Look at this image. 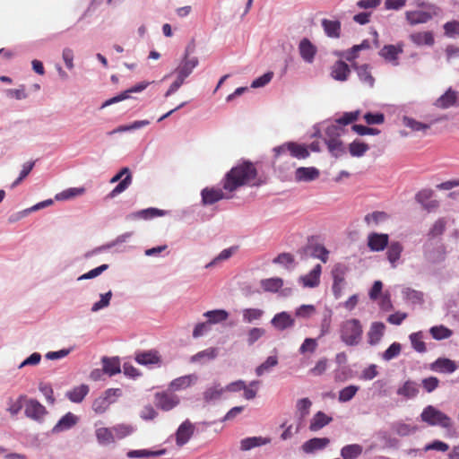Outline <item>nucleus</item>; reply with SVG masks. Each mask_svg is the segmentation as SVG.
<instances>
[{"mask_svg":"<svg viewBox=\"0 0 459 459\" xmlns=\"http://www.w3.org/2000/svg\"><path fill=\"white\" fill-rule=\"evenodd\" d=\"M262 183L255 166L250 161H243L231 168L221 180L223 188L234 195L242 186H257Z\"/></svg>","mask_w":459,"mask_h":459,"instance_id":"obj_1","label":"nucleus"},{"mask_svg":"<svg viewBox=\"0 0 459 459\" xmlns=\"http://www.w3.org/2000/svg\"><path fill=\"white\" fill-rule=\"evenodd\" d=\"M273 166L281 172L289 170L295 166L294 162H289L288 157L298 160L307 159L310 152L308 148L302 143L287 142L273 149Z\"/></svg>","mask_w":459,"mask_h":459,"instance_id":"obj_2","label":"nucleus"},{"mask_svg":"<svg viewBox=\"0 0 459 459\" xmlns=\"http://www.w3.org/2000/svg\"><path fill=\"white\" fill-rule=\"evenodd\" d=\"M363 334V327L359 319L351 318L342 323L340 338L348 346H357Z\"/></svg>","mask_w":459,"mask_h":459,"instance_id":"obj_3","label":"nucleus"},{"mask_svg":"<svg viewBox=\"0 0 459 459\" xmlns=\"http://www.w3.org/2000/svg\"><path fill=\"white\" fill-rule=\"evenodd\" d=\"M421 420L430 426H440L443 428L451 427V419L443 413L441 411L437 410L435 407L429 405L421 412Z\"/></svg>","mask_w":459,"mask_h":459,"instance_id":"obj_4","label":"nucleus"},{"mask_svg":"<svg viewBox=\"0 0 459 459\" xmlns=\"http://www.w3.org/2000/svg\"><path fill=\"white\" fill-rule=\"evenodd\" d=\"M234 194L223 188L219 187H205L201 192L202 202L204 205H212L223 199H231Z\"/></svg>","mask_w":459,"mask_h":459,"instance_id":"obj_5","label":"nucleus"},{"mask_svg":"<svg viewBox=\"0 0 459 459\" xmlns=\"http://www.w3.org/2000/svg\"><path fill=\"white\" fill-rule=\"evenodd\" d=\"M180 403L179 397L170 392H159L154 395L155 405L162 411H170Z\"/></svg>","mask_w":459,"mask_h":459,"instance_id":"obj_6","label":"nucleus"},{"mask_svg":"<svg viewBox=\"0 0 459 459\" xmlns=\"http://www.w3.org/2000/svg\"><path fill=\"white\" fill-rule=\"evenodd\" d=\"M24 413L26 417L42 422L44 417L48 414V411L44 405L35 399L26 400Z\"/></svg>","mask_w":459,"mask_h":459,"instance_id":"obj_7","label":"nucleus"},{"mask_svg":"<svg viewBox=\"0 0 459 459\" xmlns=\"http://www.w3.org/2000/svg\"><path fill=\"white\" fill-rule=\"evenodd\" d=\"M124 176H126L118 185L109 193L108 197L113 198L117 195L124 192L132 183V175L128 168H123L117 174H116L111 179L110 183H116L119 181Z\"/></svg>","mask_w":459,"mask_h":459,"instance_id":"obj_8","label":"nucleus"},{"mask_svg":"<svg viewBox=\"0 0 459 459\" xmlns=\"http://www.w3.org/2000/svg\"><path fill=\"white\" fill-rule=\"evenodd\" d=\"M347 271V266L342 264H335L332 271V275L333 278L332 289L333 293L336 299H339L342 296V288L345 283V274Z\"/></svg>","mask_w":459,"mask_h":459,"instance_id":"obj_9","label":"nucleus"},{"mask_svg":"<svg viewBox=\"0 0 459 459\" xmlns=\"http://www.w3.org/2000/svg\"><path fill=\"white\" fill-rule=\"evenodd\" d=\"M403 43L399 42L396 45H385L379 51V56L385 61L396 66L399 65V55L403 52Z\"/></svg>","mask_w":459,"mask_h":459,"instance_id":"obj_10","label":"nucleus"},{"mask_svg":"<svg viewBox=\"0 0 459 459\" xmlns=\"http://www.w3.org/2000/svg\"><path fill=\"white\" fill-rule=\"evenodd\" d=\"M135 361L143 366L160 365L161 356L156 350L138 351L134 356Z\"/></svg>","mask_w":459,"mask_h":459,"instance_id":"obj_11","label":"nucleus"},{"mask_svg":"<svg viewBox=\"0 0 459 459\" xmlns=\"http://www.w3.org/2000/svg\"><path fill=\"white\" fill-rule=\"evenodd\" d=\"M389 236L385 233L373 232L368 236V247L373 252H380L387 247Z\"/></svg>","mask_w":459,"mask_h":459,"instance_id":"obj_12","label":"nucleus"},{"mask_svg":"<svg viewBox=\"0 0 459 459\" xmlns=\"http://www.w3.org/2000/svg\"><path fill=\"white\" fill-rule=\"evenodd\" d=\"M435 106L439 108H448L451 107L459 106L458 92L452 89H448L436 100Z\"/></svg>","mask_w":459,"mask_h":459,"instance_id":"obj_13","label":"nucleus"},{"mask_svg":"<svg viewBox=\"0 0 459 459\" xmlns=\"http://www.w3.org/2000/svg\"><path fill=\"white\" fill-rule=\"evenodd\" d=\"M148 85H149V82H142L131 87L130 89L121 92L120 94L106 100L105 103L102 105V107H107L111 104L127 100V99L131 98L132 93L141 92L143 90H145Z\"/></svg>","mask_w":459,"mask_h":459,"instance_id":"obj_14","label":"nucleus"},{"mask_svg":"<svg viewBox=\"0 0 459 459\" xmlns=\"http://www.w3.org/2000/svg\"><path fill=\"white\" fill-rule=\"evenodd\" d=\"M79 421V418L73 412L65 413L53 427L52 433L57 434L65 430H68L74 427Z\"/></svg>","mask_w":459,"mask_h":459,"instance_id":"obj_15","label":"nucleus"},{"mask_svg":"<svg viewBox=\"0 0 459 459\" xmlns=\"http://www.w3.org/2000/svg\"><path fill=\"white\" fill-rule=\"evenodd\" d=\"M322 266L316 264L307 274L299 277V281L305 288H315L320 283Z\"/></svg>","mask_w":459,"mask_h":459,"instance_id":"obj_16","label":"nucleus"},{"mask_svg":"<svg viewBox=\"0 0 459 459\" xmlns=\"http://www.w3.org/2000/svg\"><path fill=\"white\" fill-rule=\"evenodd\" d=\"M439 121H441V117L435 118L429 121V123L420 122L407 116H404L403 117V124L404 126L410 128L413 132H422L424 134L426 133L427 130H429L433 124L437 123Z\"/></svg>","mask_w":459,"mask_h":459,"instance_id":"obj_17","label":"nucleus"},{"mask_svg":"<svg viewBox=\"0 0 459 459\" xmlns=\"http://www.w3.org/2000/svg\"><path fill=\"white\" fill-rule=\"evenodd\" d=\"M272 325L279 330L284 331L294 326L295 320L288 312H281L276 314L271 320Z\"/></svg>","mask_w":459,"mask_h":459,"instance_id":"obj_18","label":"nucleus"},{"mask_svg":"<svg viewBox=\"0 0 459 459\" xmlns=\"http://www.w3.org/2000/svg\"><path fill=\"white\" fill-rule=\"evenodd\" d=\"M329 444L328 437H313L303 443L301 449L305 454H313L325 449Z\"/></svg>","mask_w":459,"mask_h":459,"instance_id":"obj_19","label":"nucleus"},{"mask_svg":"<svg viewBox=\"0 0 459 459\" xmlns=\"http://www.w3.org/2000/svg\"><path fill=\"white\" fill-rule=\"evenodd\" d=\"M316 48L308 39H302L299 44V52L301 58L307 63H312L316 54Z\"/></svg>","mask_w":459,"mask_h":459,"instance_id":"obj_20","label":"nucleus"},{"mask_svg":"<svg viewBox=\"0 0 459 459\" xmlns=\"http://www.w3.org/2000/svg\"><path fill=\"white\" fill-rule=\"evenodd\" d=\"M198 377L195 374H189L175 378L169 384L171 391H181L188 388L196 383Z\"/></svg>","mask_w":459,"mask_h":459,"instance_id":"obj_21","label":"nucleus"},{"mask_svg":"<svg viewBox=\"0 0 459 459\" xmlns=\"http://www.w3.org/2000/svg\"><path fill=\"white\" fill-rule=\"evenodd\" d=\"M319 170L315 167H300L295 171V180L297 182H310L318 178Z\"/></svg>","mask_w":459,"mask_h":459,"instance_id":"obj_22","label":"nucleus"},{"mask_svg":"<svg viewBox=\"0 0 459 459\" xmlns=\"http://www.w3.org/2000/svg\"><path fill=\"white\" fill-rule=\"evenodd\" d=\"M194 433V426L193 424L186 420L183 422L179 428L178 429V431L176 433V442L177 445L179 446H184L188 442L190 437H192Z\"/></svg>","mask_w":459,"mask_h":459,"instance_id":"obj_23","label":"nucleus"},{"mask_svg":"<svg viewBox=\"0 0 459 459\" xmlns=\"http://www.w3.org/2000/svg\"><path fill=\"white\" fill-rule=\"evenodd\" d=\"M433 371L440 373H453L456 370L457 366L455 361L446 358H438L430 365Z\"/></svg>","mask_w":459,"mask_h":459,"instance_id":"obj_24","label":"nucleus"},{"mask_svg":"<svg viewBox=\"0 0 459 459\" xmlns=\"http://www.w3.org/2000/svg\"><path fill=\"white\" fill-rule=\"evenodd\" d=\"M351 74L349 65L343 61H337L331 68V76L340 82L348 80Z\"/></svg>","mask_w":459,"mask_h":459,"instance_id":"obj_25","label":"nucleus"},{"mask_svg":"<svg viewBox=\"0 0 459 459\" xmlns=\"http://www.w3.org/2000/svg\"><path fill=\"white\" fill-rule=\"evenodd\" d=\"M385 326L381 322H374L371 324L370 328L367 333L368 342L370 345L377 344L382 339L385 333Z\"/></svg>","mask_w":459,"mask_h":459,"instance_id":"obj_26","label":"nucleus"},{"mask_svg":"<svg viewBox=\"0 0 459 459\" xmlns=\"http://www.w3.org/2000/svg\"><path fill=\"white\" fill-rule=\"evenodd\" d=\"M406 20L411 25H416L420 23H426L429 22L432 16L429 13L416 10V11H408L405 13Z\"/></svg>","mask_w":459,"mask_h":459,"instance_id":"obj_27","label":"nucleus"},{"mask_svg":"<svg viewBox=\"0 0 459 459\" xmlns=\"http://www.w3.org/2000/svg\"><path fill=\"white\" fill-rule=\"evenodd\" d=\"M396 393L406 399H412L419 394L418 384L412 380H407L397 389Z\"/></svg>","mask_w":459,"mask_h":459,"instance_id":"obj_28","label":"nucleus"},{"mask_svg":"<svg viewBox=\"0 0 459 459\" xmlns=\"http://www.w3.org/2000/svg\"><path fill=\"white\" fill-rule=\"evenodd\" d=\"M322 27L325 33L329 38L338 39L341 36L342 25L339 21H332L328 19L322 20Z\"/></svg>","mask_w":459,"mask_h":459,"instance_id":"obj_29","label":"nucleus"},{"mask_svg":"<svg viewBox=\"0 0 459 459\" xmlns=\"http://www.w3.org/2000/svg\"><path fill=\"white\" fill-rule=\"evenodd\" d=\"M386 256L393 268L396 267V263L400 259L403 250V245L398 241L392 242L387 246Z\"/></svg>","mask_w":459,"mask_h":459,"instance_id":"obj_30","label":"nucleus"},{"mask_svg":"<svg viewBox=\"0 0 459 459\" xmlns=\"http://www.w3.org/2000/svg\"><path fill=\"white\" fill-rule=\"evenodd\" d=\"M271 442V438L263 437H247L241 440L240 448L243 451L250 450L256 446H261Z\"/></svg>","mask_w":459,"mask_h":459,"instance_id":"obj_31","label":"nucleus"},{"mask_svg":"<svg viewBox=\"0 0 459 459\" xmlns=\"http://www.w3.org/2000/svg\"><path fill=\"white\" fill-rule=\"evenodd\" d=\"M90 388L87 385H80L74 387L66 393V397L73 403H79L82 402L84 397L88 394Z\"/></svg>","mask_w":459,"mask_h":459,"instance_id":"obj_32","label":"nucleus"},{"mask_svg":"<svg viewBox=\"0 0 459 459\" xmlns=\"http://www.w3.org/2000/svg\"><path fill=\"white\" fill-rule=\"evenodd\" d=\"M352 66L357 71L360 81L363 83L368 85L369 87H373V85L375 83V79L371 74L369 65H366V64L362 65H358L354 64V65H352Z\"/></svg>","mask_w":459,"mask_h":459,"instance_id":"obj_33","label":"nucleus"},{"mask_svg":"<svg viewBox=\"0 0 459 459\" xmlns=\"http://www.w3.org/2000/svg\"><path fill=\"white\" fill-rule=\"evenodd\" d=\"M331 421V417L327 416L322 411H318L313 416L310 421L309 429L311 431H317L325 426L328 425Z\"/></svg>","mask_w":459,"mask_h":459,"instance_id":"obj_34","label":"nucleus"},{"mask_svg":"<svg viewBox=\"0 0 459 459\" xmlns=\"http://www.w3.org/2000/svg\"><path fill=\"white\" fill-rule=\"evenodd\" d=\"M198 65V59H185L184 62L177 68L178 76L186 79L193 72L194 68Z\"/></svg>","mask_w":459,"mask_h":459,"instance_id":"obj_35","label":"nucleus"},{"mask_svg":"<svg viewBox=\"0 0 459 459\" xmlns=\"http://www.w3.org/2000/svg\"><path fill=\"white\" fill-rule=\"evenodd\" d=\"M411 40L418 45H428L432 46L434 44V37L432 32L430 31H421V32H416L412 33L410 36Z\"/></svg>","mask_w":459,"mask_h":459,"instance_id":"obj_36","label":"nucleus"},{"mask_svg":"<svg viewBox=\"0 0 459 459\" xmlns=\"http://www.w3.org/2000/svg\"><path fill=\"white\" fill-rule=\"evenodd\" d=\"M218 355V350L216 348H208L204 351L197 352L190 358L192 363L204 362L205 360L214 359Z\"/></svg>","mask_w":459,"mask_h":459,"instance_id":"obj_37","label":"nucleus"},{"mask_svg":"<svg viewBox=\"0 0 459 459\" xmlns=\"http://www.w3.org/2000/svg\"><path fill=\"white\" fill-rule=\"evenodd\" d=\"M95 433L98 442L101 445H108L115 442L112 428H99Z\"/></svg>","mask_w":459,"mask_h":459,"instance_id":"obj_38","label":"nucleus"},{"mask_svg":"<svg viewBox=\"0 0 459 459\" xmlns=\"http://www.w3.org/2000/svg\"><path fill=\"white\" fill-rule=\"evenodd\" d=\"M102 363H103V372L109 376H114L121 371L120 361L118 359L103 358Z\"/></svg>","mask_w":459,"mask_h":459,"instance_id":"obj_39","label":"nucleus"},{"mask_svg":"<svg viewBox=\"0 0 459 459\" xmlns=\"http://www.w3.org/2000/svg\"><path fill=\"white\" fill-rule=\"evenodd\" d=\"M362 446L358 444L347 445L341 450V455L343 459H355L362 453Z\"/></svg>","mask_w":459,"mask_h":459,"instance_id":"obj_40","label":"nucleus"},{"mask_svg":"<svg viewBox=\"0 0 459 459\" xmlns=\"http://www.w3.org/2000/svg\"><path fill=\"white\" fill-rule=\"evenodd\" d=\"M165 449L152 451L148 449L131 450L127 453L130 458L158 457L165 454Z\"/></svg>","mask_w":459,"mask_h":459,"instance_id":"obj_41","label":"nucleus"},{"mask_svg":"<svg viewBox=\"0 0 459 459\" xmlns=\"http://www.w3.org/2000/svg\"><path fill=\"white\" fill-rule=\"evenodd\" d=\"M325 143L327 145L329 152L334 157H339L342 153H344V147L342 142L339 138H328L327 140H325Z\"/></svg>","mask_w":459,"mask_h":459,"instance_id":"obj_42","label":"nucleus"},{"mask_svg":"<svg viewBox=\"0 0 459 459\" xmlns=\"http://www.w3.org/2000/svg\"><path fill=\"white\" fill-rule=\"evenodd\" d=\"M264 313V310L259 308H245L242 311L243 321L248 324L258 321L262 318Z\"/></svg>","mask_w":459,"mask_h":459,"instance_id":"obj_43","label":"nucleus"},{"mask_svg":"<svg viewBox=\"0 0 459 459\" xmlns=\"http://www.w3.org/2000/svg\"><path fill=\"white\" fill-rule=\"evenodd\" d=\"M369 149V146L359 140H355L349 144V152L353 157L363 156Z\"/></svg>","mask_w":459,"mask_h":459,"instance_id":"obj_44","label":"nucleus"},{"mask_svg":"<svg viewBox=\"0 0 459 459\" xmlns=\"http://www.w3.org/2000/svg\"><path fill=\"white\" fill-rule=\"evenodd\" d=\"M431 336L436 340H444L452 336L453 331L445 325H436L429 329Z\"/></svg>","mask_w":459,"mask_h":459,"instance_id":"obj_45","label":"nucleus"},{"mask_svg":"<svg viewBox=\"0 0 459 459\" xmlns=\"http://www.w3.org/2000/svg\"><path fill=\"white\" fill-rule=\"evenodd\" d=\"M225 391V388L221 387L220 385L211 386L204 392V399L207 403L218 400Z\"/></svg>","mask_w":459,"mask_h":459,"instance_id":"obj_46","label":"nucleus"},{"mask_svg":"<svg viewBox=\"0 0 459 459\" xmlns=\"http://www.w3.org/2000/svg\"><path fill=\"white\" fill-rule=\"evenodd\" d=\"M410 341L412 348L416 351L423 353L427 351V347L423 341V334L421 332H417L410 334Z\"/></svg>","mask_w":459,"mask_h":459,"instance_id":"obj_47","label":"nucleus"},{"mask_svg":"<svg viewBox=\"0 0 459 459\" xmlns=\"http://www.w3.org/2000/svg\"><path fill=\"white\" fill-rule=\"evenodd\" d=\"M261 285L265 291L276 292L283 286V281L281 278H270L263 280Z\"/></svg>","mask_w":459,"mask_h":459,"instance_id":"obj_48","label":"nucleus"},{"mask_svg":"<svg viewBox=\"0 0 459 459\" xmlns=\"http://www.w3.org/2000/svg\"><path fill=\"white\" fill-rule=\"evenodd\" d=\"M204 316L208 318V321L211 324H217L225 321L229 317L228 312L223 309L207 311Z\"/></svg>","mask_w":459,"mask_h":459,"instance_id":"obj_49","label":"nucleus"},{"mask_svg":"<svg viewBox=\"0 0 459 459\" xmlns=\"http://www.w3.org/2000/svg\"><path fill=\"white\" fill-rule=\"evenodd\" d=\"M358 391H359V386L354 385H348V386L342 388L339 392V396H338L339 402L340 403H347V402L351 401L356 395Z\"/></svg>","mask_w":459,"mask_h":459,"instance_id":"obj_50","label":"nucleus"},{"mask_svg":"<svg viewBox=\"0 0 459 459\" xmlns=\"http://www.w3.org/2000/svg\"><path fill=\"white\" fill-rule=\"evenodd\" d=\"M111 402L108 400L107 396H100L92 403V410L97 414L104 413L109 407Z\"/></svg>","mask_w":459,"mask_h":459,"instance_id":"obj_51","label":"nucleus"},{"mask_svg":"<svg viewBox=\"0 0 459 459\" xmlns=\"http://www.w3.org/2000/svg\"><path fill=\"white\" fill-rule=\"evenodd\" d=\"M402 351V345L399 342H393L382 354V359L389 361L398 357Z\"/></svg>","mask_w":459,"mask_h":459,"instance_id":"obj_52","label":"nucleus"},{"mask_svg":"<svg viewBox=\"0 0 459 459\" xmlns=\"http://www.w3.org/2000/svg\"><path fill=\"white\" fill-rule=\"evenodd\" d=\"M113 434L115 438L122 439L129 435H131L134 431V428L131 425L127 424H118L112 427Z\"/></svg>","mask_w":459,"mask_h":459,"instance_id":"obj_53","label":"nucleus"},{"mask_svg":"<svg viewBox=\"0 0 459 459\" xmlns=\"http://www.w3.org/2000/svg\"><path fill=\"white\" fill-rule=\"evenodd\" d=\"M387 214L385 212H373L371 213H368L364 220L368 225H377L380 222L385 221L387 219Z\"/></svg>","mask_w":459,"mask_h":459,"instance_id":"obj_54","label":"nucleus"},{"mask_svg":"<svg viewBox=\"0 0 459 459\" xmlns=\"http://www.w3.org/2000/svg\"><path fill=\"white\" fill-rule=\"evenodd\" d=\"M85 189L83 187H72L68 188L60 194L56 195L57 200H67L83 195Z\"/></svg>","mask_w":459,"mask_h":459,"instance_id":"obj_55","label":"nucleus"},{"mask_svg":"<svg viewBox=\"0 0 459 459\" xmlns=\"http://www.w3.org/2000/svg\"><path fill=\"white\" fill-rule=\"evenodd\" d=\"M278 364L277 356H269L264 362H263L260 366H258L255 369V373L257 376H262L265 371H268L270 368L275 367Z\"/></svg>","mask_w":459,"mask_h":459,"instance_id":"obj_56","label":"nucleus"},{"mask_svg":"<svg viewBox=\"0 0 459 459\" xmlns=\"http://www.w3.org/2000/svg\"><path fill=\"white\" fill-rule=\"evenodd\" d=\"M265 334V330L260 327H253L247 333V342L248 345H253L256 341Z\"/></svg>","mask_w":459,"mask_h":459,"instance_id":"obj_57","label":"nucleus"},{"mask_svg":"<svg viewBox=\"0 0 459 459\" xmlns=\"http://www.w3.org/2000/svg\"><path fill=\"white\" fill-rule=\"evenodd\" d=\"M360 112L359 110L352 112H345L340 118L335 120V123L340 126H346L357 121L359 117Z\"/></svg>","mask_w":459,"mask_h":459,"instance_id":"obj_58","label":"nucleus"},{"mask_svg":"<svg viewBox=\"0 0 459 459\" xmlns=\"http://www.w3.org/2000/svg\"><path fill=\"white\" fill-rule=\"evenodd\" d=\"M446 226V221L445 219H438L435 221V223L432 225L429 235L432 238L440 236L444 233Z\"/></svg>","mask_w":459,"mask_h":459,"instance_id":"obj_59","label":"nucleus"},{"mask_svg":"<svg viewBox=\"0 0 459 459\" xmlns=\"http://www.w3.org/2000/svg\"><path fill=\"white\" fill-rule=\"evenodd\" d=\"M111 297H112L111 290L108 291L105 294H101L100 300H99L98 302L93 304V306L91 307V311L97 312V311L108 307L109 305Z\"/></svg>","mask_w":459,"mask_h":459,"instance_id":"obj_60","label":"nucleus"},{"mask_svg":"<svg viewBox=\"0 0 459 459\" xmlns=\"http://www.w3.org/2000/svg\"><path fill=\"white\" fill-rule=\"evenodd\" d=\"M237 250L236 247L223 249L206 267H210L218 262L229 259Z\"/></svg>","mask_w":459,"mask_h":459,"instance_id":"obj_61","label":"nucleus"},{"mask_svg":"<svg viewBox=\"0 0 459 459\" xmlns=\"http://www.w3.org/2000/svg\"><path fill=\"white\" fill-rule=\"evenodd\" d=\"M317 348V342L316 339L313 338H306L299 347V351L301 354H305L307 352L313 353Z\"/></svg>","mask_w":459,"mask_h":459,"instance_id":"obj_62","label":"nucleus"},{"mask_svg":"<svg viewBox=\"0 0 459 459\" xmlns=\"http://www.w3.org/2000/svg\"><path fill=\"white\" fill-rule=\"evenodd\" d=\"M316 312L314 305H301L296 309L295 315L299 317L308 318Z\"/></svg>","mask_w":459,"mask_h":459,"instance_id":"obj_63","label":"nucleus"},{"mask_svg":"<svg viewBox=\"0 0 459 459\" xmlns=\"http://www.w3.org/2000/svg\"><path fill=\"white\" fill-rule=\"evenodd\" d=\"M312 405L311 401L308 398H302L297 402V410L300 413V417L304 418L309 413L310 407Z\"/></svg>","mask_w":459,"mask_h":459,"instance_id":"obj_64","label":"nucleus"}]
</instances>
